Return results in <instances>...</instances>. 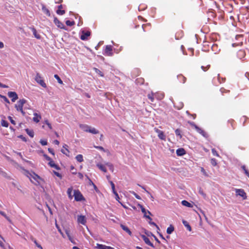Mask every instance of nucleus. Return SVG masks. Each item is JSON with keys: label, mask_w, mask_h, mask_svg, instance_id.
Here are the masks:
<instances>
[{"label": "nucleus", "mask_w": 249, "mask_h": 249, "mask_svg": "<svg viewBox=\"0 0 249 249\" xmlns=\"http://www.w3.org/2000/svg\"><path fill=\"white\" fill-rule=\"evenodd\" d=\"M26 175L29 178L30 180L35 184L39 183V180L40 179V178L35 173H30L29 172L25 171Z\"/></svg>", "instance_id": "obj_1"}, {"label": "nucleus", "mask_w": 249, "mask_h": 249, "mask_svg": "<svg viewBox=\"0 0 249 249\" xmlns=\"http://www.w3.org/2000/svg\"><path fill=\"white\" fill-rule=\"evenodd\" d=\"M26 102V100L24 99L19 100L17 104L15 105V107L18 111L21 112L22 115H25V112L23 110V106Z\"/></svg>", "instance_id": "obj_2"}, {"label": "nucleus", "mask_w": 249, "mask_h": 249, "mask_svg": "<svg viewBox=\"0 0 249 249\" xmlns=\"http://www.w3.org/2000/svg\"><path fill=\"white\" fill-rule=\"evenodd\" d=\"M35 80L41 86H42L43 88H46V84L44 82V80L42 79V78L39 73H36V76L35 78Z\"/></svg>", "instance_id": "obj_3"}, {"label": "nucleus", "mask_w": 249, "mask_h": 249, "mask_svg": "<svg viewBox=\"0 0 249 249\" xmlns=\"http://www.w3.org/2000/svg\"><path fill=\"white\" fill-rule=\"evenodd\" d=\"M87 221V218L86 216L78 214L77 216V222L78 224H81L83 225H86Z\"/></svg>", "instance_id": "obj_4"}, {"label": "nucleus", "mask_w": 249, "mask_h": 249, "mask_svg": "<svg viewBox=\"0 0 249 249\" xmlns=\"http://www.w3.org/2000/svg\"><path fill=\"white\" fill-rule=\"evenodd\" d=\"M73 196H74V199L77 201H81L84 200L83 196L78 190H74Z\"/></svg>", "instance_id": "obj_5"}, {"label": "nucleus", "mask_w": 249, "mask_h": 249, "mask_svg": "<svg viewBox=\"0 0 249 249\" xmlns=\"http://www.w3.org/2000/svg\"><path fill=\"white\" fill-rule=\"evenodd\" d=\"M190 124L195 128V129L196 130V131L198 133H199V134L202 135L203 137H207V133L203 130H202L201 128L199 127L196 124H195L194 123L191 122V123H190Z\"/></svg>", "instance_id": "obj_6"}, {"label": "nucleus", "mask_w": 249, "mask_h": 249, "mask_svg": "<svg viewBox=\"0 0 249 249\" xmlns=\"http://www.w3.org/2000/svg\"><path fill=\"white\" fill-rule=\"evenodd\" d=\"M236 195L241 196L244 199L247 198L246 194L244 190L241 189H235Z\"/></svg>", "instance_id": "obj_7"}, {"label": "nucleus", "mask_w": 249, "mask_h": 249, "mask_svg": "<svg viewBox=\"0 0 249 249\" xmlns=\"http://www.w3.org/2000/svg\"><path fill=\"white\" fill-rule=\"evenodd\" d=\"M8 96L11 98L13 102H14L18 99V96L16 92L14 91H9L8 92Z\"/></svg>", "instance_id": "obj_8"}, {"label": "nucleus", "mask_w": 249, "mask_h": 249, "mask_svg": "<svg viewBox=\"0 0 249 249\" xmlns=\"http://www.w3.org/2000/svg\"><path fill=\"white\" fill-rule=\"evenodd\" d=\"M90 33L89 31L85 32L84 31H82L81 32V35L80 36V38L82 40H86L88 39V37L90 36Z\"/></svg>", "instance_id": "obj_9"}, {"label": "nucleus", "mask_w": 249, "mask_h": 249, "mask_svg": "<svg viewBox=\"0 0 249 249\" xmlns=\"http://www.w3.org/2000/svg\"><path fill=\"white\" fill-rule=\"evenodd\" d=\"M54 23L60 29H63L66 30V28L65 27V26L64 24L60 22L56 18H54L53 20Z\"/></svg>", "instance_id": "obj_10"}, {"label": "nucleus", "mask_w": 249, "mask_h": 249, "mask_svg": "<svg viewBox=\"0 0 249 249\" xmlns=\"http://www.w3.org/2000/svg\"><path fill=\"white\" fill-rule=\"evenodd\" d=\"M112 46L110 45H107L106 47L105 51V54L108 56H112L113 53H112Z\"/></svg>", "instance_id": "obj_11"}, {"label": "nucleus", "mask_w": 249, "mask_h": 249, "mask_svg": "<svg viewBox=\"0 0 249 249\" xmlns=\"http://www.w3.org/2000/svg\"><path fill=\"white\" fill-rule=\"evenodd\" d=\"M140 206L141 209V211H142V213L144 214V217H145L146 218H147L150 220H151V217L149 215H147V213L149 214H151L150 212L149 211H146L145 210V209L142 206L140 205Z\"/></svg>", "instance_id": "obj_12"}, {"label": "nucleus", "mask_w": 249, "mask_h": 249, "mask_svg": "<svg viewBox=\"0 0 249 249\" xmlns=\"http://www.w3.org/2000/svg\"><path fill=\"white\" fill-rule=\"evenodd\" d=\"M142 238L147 245L150 246L152 247H154L153 244L150 242L149 239L145 235H142Z\"/></svg>", "instance_id": "obj_13"}, {"label": "nucleus", "mask_w": 249, "mask_h": 249, "mask_svg": "<svg viewBox=\"0 0 249 249\" xmlns=\"http://www.w3.org/2000/svg\"><path fill=\"white\" fill-rule=\"evenodd\" d=\"M61 152L64 154L66 155L67 156H69L70 151L68 149V145L67 144H64L63 146V148L61 149Z\"/></svg>", "instance_id": "obj_14"}, {"label": "nucleus", "mask_w": 249, "mask_h": 249, "mask_svg": "<svg viewBox=\"0 0 249 249\" xmlns=\"http://www.w3.org/2000/svg\"><path fill=\"white\" fill-rule=\"evenodd\" d=\"M41 119V116L40 115L38 114L37 113H34V117L33 118L34 122L37 123L40 121Z\"/></svg>", "instance_id": "obj_15"}, {"label": "nucleus", "mask_w": 249, "mask_h": 249, "mask_svg": "<svg viewBox=\"0 0 249 249\" xmlns=\"http://www.w3.org/2000/svg\"><path fill=\"white\" fill-rule=\"evenodd\" d=\"M41 9L43 12L46 14L47 16L50 17L51 16V14L49 9L44 4H41Z\"/></svg>", "instance_id": "obj_16"}, {"label": "nucleus", "mask_w": 249, "mask_h": 249, "mask_svg": "<svg viewBox=\"0 0 249 249\" xmlns=\"http://www.w3.org/2000/svg\"><path fill=\"white\" fill-rule=\"evenodd\" d=\"M176 153L178 156H182L185 154V151L182 148H178L177 150Z\"/></svg>", "instance_id": "obj_17"}, {"label": "nucleus", "mask_w": 249, "mask_h": 249, "mask_svg": "<svg viewBox=\"0 0 249 249\" xmlns=\"http://www.w3.org/2000/svg\"><path fill=\"white\" fill-rule=\"evenodd\" d=\"M121 227L124 231H125L126 232H127L130 236L132 235L131 231H130V230L129 229V228L127 226L121 224Z\"/></svg>", "instance_id": "obj_18"}, {"label": "nucleus", "mask_w": 249, "mask_h": 249, "mask_svg": "<svg viewBox=\"0 0 249 249\" xmlns=\"http://www.w3.org/2000/svg\"><path fill=\"white\" fill-rule=\"evenodd\" d=\"M96 166L101 170L103 172H104V173H106L107 172V170L105 167V166L103 165L101 163H97L96 164Z\"/></svg>", "instance_id": "obj_19"}, {"label": "nucleus", "mask_w": 249, "mask_h": 249, "mask_svg": "<svg viewBox=\"0 0 249 249\" xmlns=\"http://www.w3.org/2000/svg\"><path fill=\"white\" fill-rule=\"evenodd\" d=\"M72 191L73 189L72 187L69 188L67 190V194L70 199H71L73 196V195H72Z\"/></svg>", "instance_id": "obj_20"}, {"label": "nucleus", "mask_w": 249, "mask_h": 249, "mask_svg": "<svg viewBox=\"0 0 249 249\" xmlns=\"http://www.w3.org/2000/svg\"><path fill=\"white\" fill-rule=\"evenodd\" d=\"M96 248L98 249H108L109 246L97 243Z\"/></svg>", "instance_id": "obj_21"}, {"label": "nucleus", "mask_w": 249, "mask_h": 249, "mask_svg": "<svg viewBox=\"0 0 249 249\" xmlns=\"http://www.w3.org/2000/svg\"><path fill=\"white\" fill-rule=\"evenodd\" d=\"M80 127L83 131L89 132L90 126L86 124H81Z\"/></svg>", "instance_id": "obj_22"}, {"label": "nucleus", "mask_w": 249, "mask_h": 249, "mask_svg": "<svg viewBox=\"0 0 249 249\" xmlns=\"http://www.w3.org/2000/svg\"><path fill=\"white\" fill-rule=\"evenodd\" d=\"M212 50L213 52H214V53H218L220 51V50L218 48V46L216 44H213L212 46Z\"/></svg>", "instance_id": "obj_23"}, {"label": "nucleus", "mask_w": 249, "mask_h": 249, "mask_svg": "<svg viewBox=\"0 0 249 249\" xmlns=\"http://www.w3.org/2000/svg\"><path fill=\"white\" fill-rule=\"evenodd\" d=\"M155 97L158 100H161L164 97V94L163 93H155Z\"/></svg>", "instance_id": "obj_24"}, {"label": "nucleus", "mask_w": 249, "mask_h": 249, "mask_svg": "<svg viewBox=\"0 0 249 249\" xmlns=\"http://www.w3.org/2000/svg\"><path fill=\"white\" fill-rule=\"evenodd\" d=\"M31 29L35 37L37 39H40L41 36L39 34H37L36 30L34 28H32Z\"/></svg>", "instance_id": "obj_25"}, {"label": "nucleus", "mask_w": 249, "mask_h": 249, "mask_svg": "<svg viewBox=\"0 0 249 249\" xmlns=\"http://www.w3.org/2000/svg\"><path fill=\"white\" fill-rule=\"evenodd\" d=\"M89 132L92 133V134H98L99 133V131L97 129H96L95 128L90 126L89 128Z\"/></svg>", "instance_id": "obj_26"}, {"label": "nucleus", "mask_w": 249, "mask_h": 249, "mask_svg": "<svg viewBox=\"0 0 249 249\" xmlns=\"http://www.w3.org/2000/svg\"><path fill=\"white\" fill-rule=\"evenodd\" d=\"M182 223L183 224L184 226L186 227L187 230L189 231H191L192 229L190 226V225L189 224L188 222L185 220L182 221Z\"/></svg>", "instance_id": "obj_27"}, {"label": "nucleus", "mask_w": 249, "mask_h": 249, "mask_svg": "<svg viewBox=\"0 0 249 249\" xmlns=\"http://www.w3.org/2000/svg\"><path fill=\"white\" fill-rule=\"evenodd\" d=\"M181 204L182 205L184 206H186V207H192V205L189 203V202H188L186 200H182L181 201Z\"/></svg>", "instance_id": "obj_28"}, {"label": "nucleus", "mask_w": 249, "mask_h": 249, "mask_svg": "<svg viewBox=\"0 0 249 249\" xmlns=\"http://www.w3.org/2000/svg\"><path fill=\"white\" fill-rule=\"evenodd\" d=\"M76 160L78 162H82L83 161V156L81 154H79L77 155L75 157Z\"/></svg>", "instance_id": "obj_29"}, {"label": "nucleus", "mask_w": 249, "mask_h": 249, "mask_svg": "<svg viewBox=\"0 0 249 249\" xmlns=\"http://www.w3.org/2000/svg\"><path fill=\"white\" fill-rule=\"evenodd\" d=\"M174 106L178 109H181L183 107V104L182 102H179L178 105L174 103Z\"/></svg>", "instance_id": "obj_30"}, {"label": "nucleus", "mask_w": 249, "mask_h": 249, "mask_svg": "<svg viewBox=\"0 0 249 249\" xmlns=\"http://www.w3.org/2000/svg\"><path fill=\"white\" fill-rule=\"evenodd\" d=\"M49 165H50V166H51L52 167H53L56 169H58V167L57 165H56L54 161H53L52 160H51V161H49Z\"/></svg>", "instance_id": "obj_31"}, {"label": "nucleus", "mask_w": 249, "mask_h": 249, "mask_svg": "<svg viewBox=\"0 0 249 249\" xmlns=\"http://www.w3.org/2000/svg\"><path fill=\"white\" fill-rule=\"evenodd\" d=\"M139 186H141L144 190L149 195L150 198L152 201H154V198L153 196L148 191H147L143 186H141L139 184H138Z\"/></svg>", "instance_id": "obj_32"}, {"label": "nucleus", "mask_w": 249, "mask_h": 249, "mask_svg": "<svg viewBox=\"0 0 249 249\" xmlns=\"http://www.w3.org/2000/svg\"><path fill=\"white\" fill-rule=\"evenodd\" d=\"M26 132L31 137L33 138L34 137V132L33 130H29V129H26Z\"/></svg>", "instance_id": "obj_33"}, {"label": "nucleus", "mask_w": 249, "mask_h": 249, "mask_svg": "<svg viewBox=\"0 0 249 249\" xmlns=\"http://www.w3.org/2000/svg\"><path fill=\"white\" fill-rule=\"evenodd\" d=\"M158 137L159 139H160L161 140L165 141L166 140V136L164 134L163 132H162L160 134V135H158Z\"/></svg>", "instance_id": "obj_34"}, {"label": "nucleus", "mask_w": 249, "mask_h": 249, "mask_svg": "<svg viewBox=\"0 0 249 249\" xmlns=\"http://www.w3.org/2000/svg\"><path fill=\"white\" fill-rule=\"evenodd\" d=\"M174 230V228L172 226H169L167 229V233L168 234H171Z\"/></svg>", "instance_id": "obj_35"}, {"label": "nucleus", "mask_w": 249, "mask_h": 249, "mask_svg": "<svg viewBox=\"0 0 249 249\" xmlns=\"http://www.w3.org/2000/svg\"><path fill=\"white\" fill-rule=\"evenodd\" d=\"M1 124L2 126L5 127H8V125H9L8 123L3 119H2V120L1 121Z\"/></svg>", "instance_id": "obj_36"}, {"label": "nucleus", "mask_w": 249, "mask_h": 249, "mask_svg": "<svg viewBox=\"0 0 249 249\" xmlns=\"http://www.w3.org/2000/svg\"><path fill=\"white\" fill-rule=\"evenodd\" d=\"M155 93L152 92L151 94H148V98L150 100V101L153 102L154 100Z\"/></svg>", "instance_id": "obj_37"}, {"label": "nucleus", "mask_w": 249, "mask_h": 249, "mask_svg": "<svg viewBox=\"0 0 249 249\" xmlns=\"http://www.w3.org/2000/svg\"><path fill=\"white\" fill-rule=\"evenodd\" d=\"M31 240L34 242V243L35 244V245L38 248L40 249H42V247H41V246L37 242L36 239H35L34 238H32Z\"/></svg>", "instance_id": "obj_38"}, {"label": "nucleus", "mask_w": 249, "mask_h": 249, "mask_svg": "<svg viewBox=\"0 0 249 249\" xmlns=\"http://www.w3.org/2000/svg\"><path fill=\"white\" fill-rule=\"evenodd\" d=\"M54 77L57 80V82L59 84H63V81L61 80V79H60V78L59 77V76L57 74H55L54 75Z\"/></svg>", "instance_id": "obj_39"}, {"label": "nucleus", "mask_w": 249, "mask_h": 249, "mask_svg": "<svg viewBox=\"0 0 249 249\" xmlns=\"http://www.w3.org/2000/svg\"><path fill=\"white\" fill-rule=\"evenodd\" d=\"M105 164L109 167V169L110 171L113 172V166L112 164L109 162H107Z\"/></svg>", "instance_id": "obj_40"}, {"label": "nucleus", "mask_w": 249, "mask_h": 249, "mask_svg": "<svg viewBox=\"0 0 249 249\" xmlns=\"http://www.w3.org/2000/svg\"><path fill=\"white\" fill-rule=\"evenodd\" d=\"M175 134L177 136H179L180 138L182 137V136L181 135V131L179 129H177L175 130Z\"/></svg>", "instance_id": "obj_41"}, {"label": "nucleus", "mask_w": 249, "mask_h": 249, "mask_svg": "<svg viewBox=\"0 0 249 249\" xmlns=\"http://www.w3.org/2000/svg\"><path fill=\"white\" fill-rule=\"evenodd\" d=\"M242 168L245 172V174L249 178V172L246 169V167L245 165H243L242 166Z\"/></svg>", "instance_id": "obj_42"}, {"label": "nucleus", "mask_w": 249, "mask_h": 249, "mask_svg": "<svg viewBox=\"0 0 249 249\" xmlns=\"http://www.w3.org/2000/svg\"><path fill=\"white\" fill-rule=\"evenodd\" d=\"M66 24L68 26H72L74 24V21H71L70 20H67L66 21Z\"/></svg>", "instance_id": "obj_43"}, {"label": "nucleus", "mask_w": 249, "mask_h": 249, "mask_svg": "<svg viewBox=\"0 0 249 249\" xmlns=\"http://www.w3.org/2000/svg\"><path fill=\"white\" fill-rule=\"evenodd\" d=\"M65 12L64 10H62L61 9H58L56 11V13L60 15H63L65 14Z\"/></svg>", "instance_id": "obj_44"}, {"label": "nucleus", "mask_w": 249, "mask_h": 249, "mask_svg": "<svg viewBox=\"0 0 249 249\" xmlns=\"http://www.w3.org/2000/svg\"><path fill=\"white\" fill-rule=\"evenodd\" d=\"M40 143L42 145H47V140H40Z\"/></svg>", "instance_id": "obj_45"}, {"label": "nucleus", "mask_w": 249, "mask_h": 249, "mask_svg": "<svg viewBox=\"0 0 249 249\" xmlns=\"http://www.w3.org/2000/svg\"><path fill=\"white\" fill-rule=\"evenodd\" d=\"M135 197L138 199H141V197L139 196L135 192L132 191V192H130Z\"/></svg>", "instance_id": "obj_46"}, {"label": "nucleus", "mask_w": 249, "mask_h": 249, "mask_svg": "<svg viewBox=\"0 0 249 249\" xmlns=\"http://www.w3.org/2000/svg\"><path fill=\"white\" fill-rule=\"evenodd\" d=\"M55 226H56V227L57 228L58 231L60 232V233L62 235V236L64 237V234L62 232L61 230L60 229V228H59V227L58 226L57 224L56 223V222L55 223Z\"/></svg>", "instance_id": "obj_47"}, {"label": "nucleus", "mask_w": 249, "mask_h": 249, "mask_svg": "<svg viewBox=\"0 0 249 249\" xmlns=\"http://www.w3.org/2000/svg\"><path fill=\"white\" fill-rule=\"evenodd\" d=\"M211 163L213 166H216L217 164L216 160L215 159H212L211 160Z\"/></svg>", "instance_id": "obj_48"}, {"label": "nucleus", "mask_w": 249, "mask_h": 249, "mask_svg": "<svg viewBox=\"0 0 249 249\" xmlns=\"http://www.w3.org/2000/svg\"><path fill=\"white\" fill-rule=\"evenodd\" d=\"M44 123L47 125V126L50 129H52V126L51 124L49 122V121L47 120H45Z\"/></svg>", "instance_id": "obj_49"}, {"label": "nucleus", "mask_w": 249, "mask_h": 249, "mask_svg": "<svg viewBox=\"0 0 249 249\" xmlns=\"http://www.w3.org/2000/svg\"><path fill=\"white\" fill-rule=\"evenodd\" d=\"M212 153L213 154V156H216V157H219V155L217 153V151H216V150L215 149H212Z\"/></svg>", "instance_id": "obj_50"}, {"label": "nucleus", "mask_w": 249, "mask_h": 249, "mask_svg": "<svg viewBox=\"0 0 249 249\" xmlns=\"http://www.w3.org/2000/svg\"><path fill=\"white\" fill-rule=\"evenodd\" d=\"M95 148L98 149V150H101V151H105V149L102 147V146H94Z\"/></svg>", "instance_id": "obj_51"}, {"label": "nucleus", "mask_w": 249, "mask_h": 249, "mask_svg": "<svg viewBox=\"0 0 249 249\" xmlns=\"http://www.w3.org/2000/svg\"><path fill=\"white\" fill-rule=\"evenodd\" d=\"M8 119L10 120V122L14 125L16 124L15 121L12 119V118L11 116H9L8 117Z\"/></svg>", "instance_id": "obj_52"}, {"label": "nucleus", "mask_w": 249, "mask_h": 249, "mask_svg": "<svg viewBox=\"0 0 249 249\" xmlns=\"http://www.w3.org/2000/svg\"><path fill=\"white\" fill-rule=\"evenodd\" d=\"M94 70L97 73L99 74L101 76H103V74H102V72L100 70H99L98 69H97L96 68H95Z\"/></svg>", "instance_id": "obj_53"}, {"label": "nucleus", "mask_w": 249, "mask_h": 249, "mask_svg": "<svg viewBox=\"0 0 249 249\" xmlns=\"http://www.w3.org/2000/svg\"><path fill=\"white\" fill-rule=\"evenodd\" d=\"M154 130L158 134V135H160V134L161 133L163 132L157 128H155Z\"/></svg>", "instance_id": "obj_54"}, {"label": "nucleus", "mask_w": 249, "mask_h": 249, "mask_svg": "<svg viewBox=\"0 0 249 249\" xmlns=\"http://www.w3.org/2000/svg\"><path fill=\"white\" fill-rule=\"evenodd\" d=\"M201 173L205 176H207L208 175L207 174V173L206 172L205 169L203 168V167H201Z\"/></svg>", "instance_id": "obj_55"}, {"label": "nucleus", "mask_w": 249, "mask_h": 249, "mask_svg": "<svg viewBox=\"0 0 249 249\" xmlns=\"http://www.w3.org/2000/svg\"><path fill=\"white\" fill-rule=\"evenodd\" d=\"M1 98H2L4 101L5 102H6V103L9 104L10 103V102L9 101V100L7 98V97L5 96H1Z\"/></svg>", "instance_id": "obj_56"}, {"label": "nucleus", "mask_w": 249, "mask_h": 249, "mask_svg": "<svg viewBox=\"0 0 249 249\" xmlns=\"http://www.w3.org/2000/svg\"><path fill=\"white\" fill-rule=\"evenodd\" d=\"M178 77L182 79V82L183 83H184L185 82L186 78L185 77H184L182 75H180V76H179Z\"/></svg>", "instance_id": "obj_57"}, {"label": "nucleus", "mask_w": 249, "mask_h": 249, "mask_svg": "<svg viewBox=\"0 0 249 249\" xmlns=\"http://www.w3.org/2000/svg\"><path fill=\"white\" fill-rule=\"evenodd\" d=\"M0 214H1L2 216H4L6 218L8 219V217L7 216L6 214L4 212L0 211Z\"/></svg>", "instance_id": "obj_58"}, {"label": "nucleus", "mask_w": 249, "mask_h": 249, "mask_svg": "<svg viewBox=\"0 0 249 249\" xmlns=\"http://www.w3.org/2000/svg\"><path fill=\"white\" fill-rule=\"evenodd\" d=\"M210 67V65H208L207 68H205L204 66H201V69L204 71H206Z\"/></svg>", "instance_id": "obj_59"}, {"label": "nucleus", "mask_w": 249, "mask_h": 249, "mask_svg": "<svg viewBox=\"0 0 249 249\" xmlns=\"http://www.w3.org/2000/svg\"><path fill=\"white\" fill-rule=\"evenodd\" d=\"M48 151L53 155H54V152H53V150L52 149L49 148H48Z\"/></svg>", "instance_id": "obj_60"}, {"label": "nucleus", "mask_w": 249, "mask_h": 249, "mask_svg": "<svg viewBox=\"0 0 249 249\" xmlns=\"http://www.w3.org/2000/svg\"><path fill=\"white\" fill-rule=\"evenodd\" d=\"M44 157L45 158V159L48 160V161H51L52 160V159H51V158H50L49 156H48L47 155H44Z\"/></svg>", "instance_id": "obj_61"}, {"label": "nucleus", "mask_w": 249, "mask_h": 249, "mask_svg": "<svg viewBox=\"0 0 249 249\" xmlns=\"http://www.w3.org/2000/svg\"><path fill=\"white\" fill-rule=\"evenodd\" d=\"M0 87L3 88H7L8 86L2 84V83H1L0 82Z\"/></svg>", "instance_id": "obj_62"}, {"label": "nucleus", "mask_w": 249, "mask_h": 249, "mask_svg": "<svg viewBox=\"0 0 249 249\" xmlns=\"http://www.w3.org/2000/svg\"><path fill=\"white\" fill-rule=\"evenodd\" d=\"M78 177L81 178V179H82L83 178V175L82 173H78Z\"/></svg>", "instance_id": "obj_63"}, {"label": "nucleus", "mask_w": 249, "mask_h": 249, "mask_svg": "<svg viewBox=\"0 0 249 249\" xmlns=\"http://www.w3.org/2000/svg\"><path fill=\"white\" fill-rule=\"evenodd\" d=\"M199 193L205 198L206 197V194L203 193L202 191H199Z\"/></svg>", "instance_id": "obj_64"}]
</instances>
